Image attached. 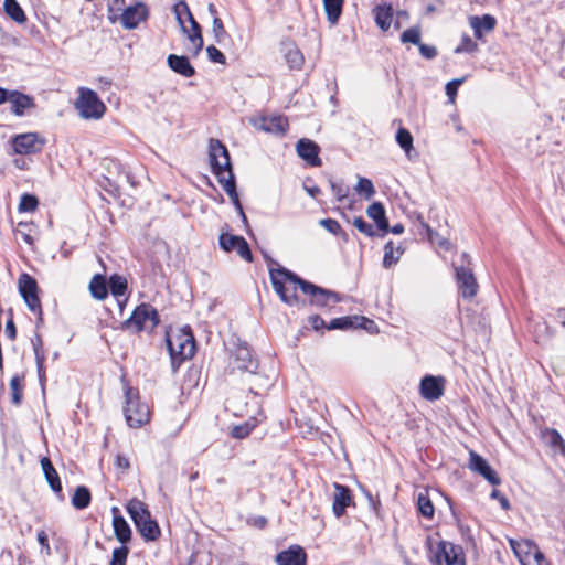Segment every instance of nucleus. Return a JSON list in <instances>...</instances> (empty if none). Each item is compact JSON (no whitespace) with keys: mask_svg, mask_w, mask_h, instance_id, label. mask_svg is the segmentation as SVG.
<instances>
[{"mask_svg":"<svg viewBox=\"0 0 565 565\" xmlns=\"http://www.w3.org/2000/svg\"><path fill=\"white\" fill-rule=\"evenodd\" d=\"M209 161L212 168V172L215 174L220 184L223 186V190L228 194L232 202L239 211L243 221L246 222V216L243 212L235 188V180L230 161V154L226 147L220 140H210Z\"/></svg>","mask_w":565,"mask_h":565,"instance_id":"1","label":"nucleus"},{"mask_svg":"<svg viewBox=\"0 0 565 565\" xmlns=\"http://www.w3.org/2000/svg\"><path fill=\"white\" fill-rule=\"evenodd\" d=\"M269 275L274 290L279 295L281 301L289 306L297 305V289L302 290V282L306 281L286 268H271Z\"/></svg>","mask_w":565,"mask_h":565,"instance_id":"2","label":"nucleus"},{"mask_svg":"<svg viewBox=\"0 0 565 565\" xmlns=\"http://www.w3.org/2000/svg\"><path fill=\"white\" fill-rule=\"evenodd\" d=\"M126 509L138 532L146 541H156L160 536V527L157 521L151 518L143 502L138 499H132L128 502Z\"/></svg>","mask_w":565,"mask_h":565,"instance_id":"3","label":"nucleus"},{"mask_svg":"<svg viewBox=\"0 0 565 565\" xmlns=\"http://www.w3.org/2000/svg\"><path fill=\"white\" fill-rule=\"evenodd\" d=\"M173 11L183 32L188 33L189 41L192 45L189 51L198 55L203 46V38L199 23L194 20L188 4L183 0L174 6Z\"/></svg>","mask_w":565,"mask_h":565,"instance_id":"4","label":"nucleus"},{"mask_svg":"<svg viewBox=\"0 0 565 565\" xmlns=\"http://www.w3.org/2000/svg\"><path fill=\"white\" fill-rule=\"evenodd\" d=\"M126 406L124 408L127 424L132 428H139L150 419V409L141 403L138 392L130 386H125Z\"/></svg>","mask_w":565,"mask_h":565,"instance_id":"5","label":"nucleus"},{"mask_svg":"<svg viewBox=\"0 0 565 565\" xmlns=\"http://www.w3.org/2000/svg\"><path fill=\"white\" fill-rule=\"evenodd\" d=\"M75 107L79 116L85 119H100L106 111V106L97 94L85 87L79 88Z\"/></svg>","mask_w":565,"mask_h":565,"instance_id":"6","label":"nucleus"},{"mask_svg":"<svg viewBox=\"0 0 565 565\" xmlns=\"http://www.w3.org/2000/svg\"><path fill=\"white\" fill-rule=\"evenodd\" d=\"M431 562L434 565H466L465 554L459 545L447 541H439L430 545Z\"/></svg>","mask_w":565,"mask_h":565,"instance_id":"7","label":"nucleus"},{"mask_svg":"<svg viewBox=\"0 0 565 565\" xmlns=\"http://www.w3.org/2000/svg\"><path fill=\"white\" fill-rule=\"evenodd\" d=\"M509 544L521 565H550L533 541L510 539Z\"/></svg>","mask_w":565,"mask_h":565,"instance_id":"8","label":"nucleus"},{"mask_svg":"<svg viewBox=\"0 0 565 565\" xmlns=\"http://www.w3.org/2000/svg\"><path fill=\"white\" fill-rule=\"evenodd\" d=\"M167 345L173 359H191L195 352V343L192 333L183 329L168 333Z\"/></svg>","mask_w":565,"mask_h":565,"instance_id":"9","label":"nucleus"},{"mask_svg":"<svg viewBox=\"0 0 565 565\" xmlns=\"http://www.w3.org/2000/svg\"><path fill=\"white\" fill-rule=\"evenodd\" d=\"M158 323L159 317L156 309L150 305L142 303L138 306L132 315L124 322V327L139 332L142 330H152Z\"/></svg>","mask_w":565,"mask_h":565,"instance_id":"10","label":"nucleus"},{"mask_svg":"<svg viewBox=\"0 0 565 565\" xmlns=\"http://www.w3.org/2000/svg\"><path fill=\"white\" fill-rule=\"evenodd\" d=\"M11 143L14 153L28 156L40 152L45 139L36 132H25L14 136Z\"/></svg>","mask_w":565,"mask_h":565,"instance_id":"11","label":"nucleus"},{"mask_svg":"<svg viewBox=\"0 0 565 565\" xmlns=\"http://www.w3.org/2000/svg\"><path fill=\"white\" fill-rule=\"evenodd\" d=\"M18 288L28 308L41 316V301L38 296L36 280L29 274L23 273L18 279Z\"/></svg>","mask_w":565,"mask_h":565,"instance_id":"12","label":"nucleus"},{"mask_svg":"<svg viewBox=\"0 0 565 565\" xmlns=\"http://www.w3.org/2000/svg\"><path fill=\"white\" fill-rule=\"evenodd\" d=\"M455 269L460 295L465 299H472L478 294L479 289L472 269L466 266H457Z\"/></svg>","mask_w":565,"mask_h":565,"instance_id":"13","label":"nucleus"},{"mask_svg":"<svg viewBox=\"0 0 565 565\" xmlns=\"http://www.w3.org/2000/svg\"><path fill=\"white\" fill-rule=\"evenodd\" d=\"M446 380L443 376L425 375L420 380L419 392L423 398L434 402L444 395Z\"/></svg>","mask_w":565,"mask_h":565,"instance_id":"14","label":"nucleus"},{"mask_svg":"<svg viewBox=\"0 0 565 565\" xmlns=\"http://www.w3.org/2000/svg\"><path fill=\"white\" fill-rule=\"evenodd\" d=\"M468 468L482 476L488 482L493 486L501 483V479L498 473L491 468V466L476 451L470 450Z\"/></svg>","mask_w":565,"mask_h":565,"instance_id":"15","label":"nucleus"},{"mask_svg":"<svg viewBox=\"0 0 565 565\" xmlns=\"http://www.w3.org/2000/svg\"><path fill=\"white\" fill-rule=\"evenodd\" d=\"M303 294L311 296V302L316 306L326 307L340 301L335 292L319 288L310 282H302Z\"/></svg>","mask_w":565,"mask_h":565,"instance_id":"16","label":"nucleus"},{"mask_svg":"<svg viewBox=\"0 0 565 565\" xmlns=\"http://www.w3.org/2000/svg\"><path fill=\"white\" fill-rule=\"evenodd\" d=\"M220 245L226 252L236 250V253L245 260H252V253L247 242L242 236L222 234L220 236Z\"/></svg>","mask_w":565,"mask_h":565,"instance_id":"17","label":"nucleus"},{"mask_svg":"<svg viewBox=\"0 0 565 565\" xmlns=\"http://www.w3.org/2000/svg\"><path fill=\"white\" fill-rule=\"evenodd\" d=\"M296 150L298 156L312 167L322 164L319 158V146L310 139H300L297 142Z\"/></svg>","mask_w":565,"mask_h":565,"instance_id":"18","label":"nucleus"},{"mask_svg":"<svg viewBox=\"0 0 565 565\" xmlns=\"http://www.w3.org/2000/svg\"><path fill=\"white\" fill-rule=\"evenodd\" d=\"M233 365L241 371L254 373L257 369V361L253 358L246 344L238 345L232 358Z\"/></svg>","mask_w":565,"mask_h":565,"instance_id":"19","label":"nucleus"},{"mask_svg":"<svg viewBox=\"0 0 565 565\" xmlns=\"http://www.w3.org/2000/svg\"><path fill=\"white\" fill-rule=\"evenodd\" d=\"M254 126L265 132L282 136L288 129V120L282 116L262 117Z\"/></svg>","mask_w":565,"mask_h":565,"instance_id":"20","label":"nucleus"},{"mask_svg":"<svg viewBox=\"0 0 565 565\" xmlns=\"http://www.w3.org/2000/svg\"><path fill=\"white\" fill-rule=\"evenodd\" d=\"M147 7L142 3H137L124 10L120 21L125 28L134 29L147 18Z\"/></svg>","mask_w":565,"mask_h":565,"instance_id":"21","label":"nucleus"},{"mask_svg":"<svg viewBox=\"0 0 565 565\" xmlns=\"http://www.w3.org/2000/svg\"><path fill=\"white\" fill-rule=\"evenodd\" d=\"M276 561L278 565H306L307 555L299 545H292L288 550L280 552Z\"/></svg>","mask_w":565,"mask_h":565,"instance_id":"22","label":"nucleus"},{"mask_svg":"<svg viewBox=\"0 0 565 565\" xmlns=\"http://www.w3.org/2000/svg\"><path fill=\"white\" fill-rule=\"evenodd\" d=\"M352 503L350 490L342 484H334L332 511L337 518L343 515L345 509Z\"/></svg>","mask_w":565,"mask_h":565,"instance_id":"23","label":"nucleus"},{"mask_svg":"<svg viewBox=\"0 0 565 565\" xmlns=\"http://www.w3.org/2000/svg\"><path fill=\"white\" fill-rule=\"evenodd\" d=\"M8 102L11 104V111L17 116H23L25 109L35 106L32 97L18 90H10Z\"/></svg>","mask_w":565,"mask_h":565,"instance_id":"24","label":"nucleus"},{"mask_svg":"<svg viewBox=\"0 0 565 565\" xmlns=\"http://www.w3.org/2000/svg\"><path fill=\"white\" fill-rule=\"evenodd\" d=\"M373 15L376 25L383 31L386 32L390 30L393 21V8L391 4L383 2L373 9Z\"/></svg>","mask_w":565,"mask_h":565,"instance_id":"25","label":"nucleus"},{"mask_svg":"<svg viewBox=\"0 0 565 565\" xmlns=\"http://www.w3.org/2000/svg\"><path fill=\"white\" fill-rule=\"evenodd\" d=\"M282 53L290 68L300 70L302 67L305 57L295 43H282Z\"/></svg>","mask_w":565,"mask_h":565,"instance_id":"26","label":"nucleus"},{"mask_svg":"<svg viewBox=\"0 0 565 565\" xmlns=\"http://www.w3.org/2000/svg\"><path fill=\"white\" fill-rule=\"evenodd\" d=\"M113 526L115 535L120 543L126 544L131 539V529L127 521L121 515L118 514L117 508H113Z\"/></svg>","mask_w":565,"mask_h":565,"instance_id":"27","label":"nucleus"},{"mask_svg":"<svg viewBox=\"0 0 565 565\" xmlns=\"http://www.w3.org/2000/svg\"><path fill=\"white\" fill-rule=\"evenodd\" d=\"M168 65L175 73L185 77H190L195 73L194 67L190 64L189 58L185 56L170 54L168 56Z\"/></svg>","mask_w":565,"mask_h":565,"instance_id":"28","label":"nucleus"},{"mask_svg":"<svg viewBox=\"0 0 565 565\" xmlns=\"http://www.w3.org/2000/svg\"><path fill=\"white\" fill-rule=\"evenodd\" d=\"M469 23H470V26L475 31V35L478 38V39H481L482 38V32L486 31V32H490L494 29L495 26V19L490 15V14H484L483 17L479 18V17H471L469 19Z\"/></svg>","mask_w":565,"mask_h":565,"instance_id":"29","label":"nucleus"},{"mask_svg":"<svg viewBox=\"0 0 565 565\" xmlns=\"http://www.w3.org/2000/svg\"><path fill=\"white\" fill-rule=\"evenodd\" d=\"M41 467L43 469L44 476H45L51 489L54 492H61L62 484H61L58 475H57L55 468L53 467L51 460L47 457H43L41 459Z\"/></svg>","mask_w":565,"mask_h":565,"instance_id":"30","label":"nucleus"},{"mask_svg":"<svg viewBox=\"0 0 565 565\" xmlns=\"http://www.w3.org/2000/svg\"><path fill=\"white\" fill-rule=\"evenodd\" d=\"M366 214L370 218H372L377 227L381 230V231H388V223H387V220H386V216H385V210H384V206L382 203L380 202H374L372 203L367 210H366Z\"/></svg>","mask_w":565,"mask_h":565,"instance_id":"31","label":"nucleus"},{"mask_svg":"<svg viewBox=\"0 0 565 565\" xmlns=\"http://www.w3.org/2000/svg\"><path fill=\"white\" fill-rule=\"evenodd\" d=\"M35 232V225L31 222H19L14 227V236L17 241H23L29 246H33V233Z\"/></svg>","mask_w":565,"mask_h":565,"instance_id":"32","label":"nucleus"},{"mask_svg":"<svg viewBox=\"0 0 565 565\" xmlns=\"http://www.w3.org/2000/svg\"><path fill=\"white\" fill-rule=\"evenodd\" d=\"M542 437L550 447L558 449L561 454L565 455V441L556 429H544L542 431Z\"/></svg>","mask_w":565,"mask_h":565,"instance_id":"33","label":"nucleus"},{"mask_svg":"<svg viewBox=\"0 0 565 565\" xmlns=\"http://www.w3.org/2000/svg\"><path fill=\"white\" fill-rule=\"evenodd\" d=\"M323 7L328 21L335 24L342 12L343 0H323Z\"/></svg>","mask_w":565,"mask_h":565,"instance_id":"34","label":"nucleus"},{"mask_svg":"<svg viewBox=\"0 0 565 565\" xmlns=\"http://www.w3.org/2000/svg\"><path fill=\"white\" fill-rule=\"evenodd\" d=\"M89 290L94 298L103 300L107 297L108 289L106 280L102 275H95L89 284Z\"/></svg>","mask_w":565,"mask_h":565,"instance_id":"35","label":"nucleus"},{"mask_svg":"<svg viewBox=\"0 0 565 565\" xmlns=\"http://www.w3.org/2000/svg\"><path fill=\"white\" fill-rule=\"evenodd\" d=\"M109 289L114 297L117 298L118 303L121 306V299L126 295L127 280L118 275L109 278Z\"/></svg>","mask_w":565,"mask_h":565,"instance_id":"36","label":"nucleus"},{"mask_svg":"<svg viewBox=\"0 0 565 565\" xmlns=\"http://www.w3.org/2000/svg\"><path fill=\"white\" fill-rule=\"evenodd\" d=\"M402 254L403 249L399 246L395 247L393 242H388L384 246L383 266L385 268L392 267L398 262Z\"/></svg>","mask_w":565,"mask_h":565,"instance_id":"37","label":"nucleus"},{"mask_svg":"<svg viewBox=\"0 0 565 565\" xmlns=\"http://www.w3.org/2000/svg\"><path fill=\"white\" fill-rule=\"evenodd\" d=\"M90 492L86 487H77L72 497V504L74 508L82 510L89 505Z\"/></svg>","mask_w":565,"mask_h":565,"instance_id":"38","label":"nucleus"},{"mask_svg":"<svg viewBox=\"0 0 565 565\" xmlns=\"http://www.w3.org/2000/svg\"><path fill=\"white\" fill-rule=\"evenodd\" d=\"M6 13L15 22L23 23L26 18L25 14L20 7V4L15 0H4L3 2Z\"/></svg>","mask_w":565,"mask_h":565,"instance_id":"39","label":"nucleus"},{"mask_svg":"<svg viewBox=\"0 0 565 565\" xmlns=\"http://www.w3.org/2000/svg\"><path fill=\"white\" fill-rule=\"evenodd\" d=\"M356 320L363 321V324H362L363 328H366L365 323H371L372 322V321H370V320H367V319H365L363 317H361V318L355 317L354 319L349 318V317H342V318L333 319L330 322L328 329H331V330L332 329H348V328L353 327L354 321H356Z\"/></svg>","mask_w":565,"mask_h":565,"instance_id":"40","label":"nucleus"},{"mask_svg":"<svg viewBox=\"0 0 565 565\" xmlns=\"http://www.w3.org/2000/svg\"><path fill=\"white\" fill-rule=\"evenodd\" d=\"M396 141L405 151L406 156L409 157L411 150L413 149V137L411 132L405 128H399L396 134Z\"/></svg>","mask_w":565,"mask_h":565,"instance_id":"41","label":"nucleus"},{"mask_svg":"<svg viewBox=\"0 0 565 565\" xmlns=\"http://www.w3.org/2000/svg\"><path fill=\"white\" fill-rule=\"evenodd\" d=\"M355 191L363 194L365 199L370 200L375 194V189L370 179L360 177L355 185Z\"/></svg>","mask_w":565,"mask_h":565,"instance_id":"42","label":"nucleus"},{"mask_svg":"<svg viewBox=\"0 0 565 565\" xmlns=\"http://www.w3.org/2000/svg\"><path fill=\"white\" fill-rule=\"evenodd\" d=\"M417 504H418V510L422 513V515H424L425 518H428V519L433 518L435 509H434V505H433L430 499L426 494H424V493L418 494Z\"/></svg>","mask_w":565,"mask_h":565,"instance_id":"43","label":"nucleus"},{"mask_svg":"<svg viewBox=\"0 0 565 565\" xmlns=\"http://www.w3.org/2000/svg\"><path fill=\"white\" fill-rule=\"evenodd\" d=\"M11 399L14 405H19L22 399V377L14 375L10 381Z\"/></svg>","mask_w":565,"mask_h":565,"instance_id":"44","label":"nucleus"},{"mask_svg":"<svg viewBox=\"0 0 565 565\" xmlns=\"http://www.w3.org/2000/svg\"><path fill=\"white\" fill-rule=\"evenodd\" d=\"M422 226L425 228L426 233H427V236H428V239L433 243V244H436L445 249H449L450 247V243L448 239L441 237L437 232L433 231L430 228V226L425 223V222H422Z\"/></svg>","mask_w":565,"mask_h":565,"instance_id":"45","label":"nucleus"},{"mask_svg":"<svg viewBox=\"0 0 565 565\" xmlns=\"http://www.w3.org/2000/svg\"><path fill=\"white\" fill-rule=\"evenodd\" d=\"M38 199L31 194H23L20 199L19 211L20 212H33L38 207Z\"/></svg>","mask_w":565,"mask_h":565,"instance_id":"46","label":"nucleus"},{"mask_svg":"<svg viewBox=\"0 0 565 565\" xmlns=\"http://www.w3.org/2000/svg\"><path fill=\"white\" fill-rule=\"evenodd\" d=\"M401 40L403 43L420 44V32L417 28H411L402 33Z\"/></svg>","mask_w":565,"mask_h":565,"instance_id":"47","label":"nucleus"},{"mask_svg":"<svg viewBox=\"0 0 565 565\" xmlns=\"http://www.w3.org/2000/svg\"><path fill=\"white\" fill-rule=\"evenodd\" d=\"M129 550L126 546L115 548L113 551L110 565H126Z\"/></svg>","mask_w":565,"mask_h":565,"instance_id":"48","label":"nucleus"},{"mask_svg":"<svg viewBox=\"0 0 565 565\" xmlns=\"http://www.w3.org/2000/svg\"><path fill=\"white\" fill-rule=\"evenodd\" d=\"M478 45L468 35H463L460 44L455 49V53H463V52H475Z\"/></svg>","mask_w":565,"mask_h":565,"instance_id":"49","label":"nucleus"},{"mask_svg":"<svg viewBox=\"0 0 565 565\" xmlns=\"http://www.w3.org/2000/svg\"><path fill=\"white\" fill-rule=\"evenodd\" d=\"M352 224L354 227H356L361 233L365 234L366 236H373L374 230L371 224H369L363 217L358 216L354 217L352 221Z\"/></svg>","mask_w":565,"mask_h":565,"instance_id":"50","label":"nucleus"},{"mask_svg":"<svg viewBox=\"0 0 565 565\" xmlns=\"http://www.w3.org/2000/svg\"><path fill=\"white\" fill-rule=\"evenodd\" d=\"M463 81H465V78H457V79H452L446 84V94L451 104L455 103L457 90H458L459 86L463 83Z\"/></svg>","mask_w":565,"mask_h":565,"instance_id":"51","label":"nucleus"},{"mask_svg":"<svg viewBox=\"0 0 565 565\" xmlns=\"http://www.w3.org/2000/svg\"><path fill=\"white\" fill-rule=\"evenodd\" d=\"M319 224L331 234H342L339 222L333 218H322L319 221Z\"/></svg>","mask_w":565,"mask_h":565,"instance_id":"52","label":"nucleus"},{"mask_svg":"<svg viewBox=\"0 0 565 565\" xmlns=\"http://www.w3.org/2000/svg\"><path fill=\"white\" fill-rule=\"evenodd\" d=\"M255 427L254 424L245 423L243 425H237L232 428V436L235 438H244L249 435L252 429Z\"/></svg>","mask_w":565,"mask_h":565,"instance_id":"53","label":"nucleus"},{"mask_svg":"<svg viewBox=\"0 0 565 565\" xmlns=\"http://www.w3.org/2000/svg\"><path fill=\"white\" fill-rule=\"evenodd\" d=\"M330 186L332 190V193L337 196L338 201L344 200L349 194V189L344 186L342 183L334 182L330 180Z\"/></svg>","mask_w":565,"mask_h":565,"instance_id":"54","label":"nucleus"},{"mask_svg":"<svg viewBox=\"0 0 565 565\" xmlns=\"http://www.w3.org/2000/svg\"><path fill=\"white\" fill-rule=\"evenodd\" d=\"M213 33L217 42H221L226 35L223 22L218 17L213 19Z\"/></svg>","mask_w":565,"mask_h":565,"instance_id":"55","label":"nucleus"},{"mask_svg":"<svg viewBox=\"0 0 565 565\" xmlns=\"http://www.w3.org/2000/svg\"><path fill=\"white\" fill-rule=\"evenodd\" d=\"M206 53H207L209 58L212 62L220 63V64H224L225 63L224 54L218 49H216L215 46H213V45L207 46L206 47Z\"/></svg>","mask_w":565,"mask_h":565,"instance_id":"56","label":"nucleus"},{"mask_svg":"<svg viewBox=\"0 0 565 565\" xmlns=\"http://www.w3.org/2000/svg\"><path fill=\"white\" fill-rule=\"evenodd\" d=\"M490 497L492 499H497L503 510L507 511L510 509V502H509L508 498L505 495H503L499 490H497V489L492 490Z\"/></svg>","mask_w":565,"mask_h":565,"instance_id":"57","label":"nucleus"},{"mask_svg":"<svg viewBox=\"0 0 565 565\" xmlns=\"http://www.w3.org/2000/svg\"><path fill=\"white\" fill-rule=\"evenodd\" d=\"M420 54L426 58H433L437 55V50L434 46H429L426 44H419Z\"/></svg>","mask_w":565,"mask_h":565,"instance_id":"58","label":"nucleus"},{"mask_svg":"<svg viewBox=\"0 0 565 565\" xmlns=\"http://www.w3.org/2000/svg\"><path fill=\"white\" fill-rule=\"evenodd\" d=\"M38 541L45 548L46 554H50L51 553V547H50L49 539H47V535H46L45 531H40L38 533Z\"/></svg>","mask_w":565,"mask_h":565,"instance_id":"59","label":"nucleus"},{"mask_svg":"<svg viewBox=\"0 0 565 565\" xmlns=\"http://www.w3.org/2000/svg\"><path fill=\"white\" fill-rule=\"evenodd\" d=\"M115 465L118 469L125 471L130 467L128 458L118 455L115 460Z\"/></svg>","mask_w":565,"mask_h":565,"instance_id":"60","label":"nucleus"},{"mask_svg":"<svg viewBox=\"0 0 565 565\" xmlns=\"http://www.w3.org/2000/svg\"><path fill=\"white\" fill-rule=\"evenodd\" d=\"M6 332L8 334V337L13 340L17 335V330H15V326L13 323V320L10 319L7 324H6Z\"/></svg>","mask_w":565,"mask_h":565,"instance_id":"61","label":"nucleus"},{"mask_svg":"<svg viewBox=\"0 0 565 565\" xmlns=\"http://www.w3.org/2000/svg\"><path fill=\"white\" fill-rule=\"evenodd\" d=\"M310 322H311V326L315 330H319L321 329L323 326H324V321L321 317L319 316H312L310 318Z\"/></svg>","mask_w":565,"mask_h":565,"instance_id":"62","label":"nucleus"},{"mask_svg":"<svg viewBox=\"0 0 565 565\" xmlns=\"http://www.w3.org/2000/svg\"><path fill=\"white\" fill-rule=\"evenodd\" d=\"M305 190L312 198H316L320 193V189L318 186H305Z\"/></svg>","mask_w":565,"mask_h":565,"instance_id":"63","label":"nucleus"},{"mask_svg":"<svg viewBox=\"0 0 565 565\" xmlns=\"http://www.w3.org/2000/svg\"><path fill=\"white\" fill-rule=\"evenodd\" d=\"M10 90L0 87V105L8 102Z\"/></svg>","mask_w":565,"mask_h":565,"instance_id":"64","label":"nucleus"}]
</instances>
